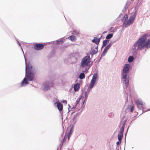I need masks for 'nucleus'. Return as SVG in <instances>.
Wrapping results in <instances>:
<instances>
[{
	"label": "nucleus",
	"instance_id": "obj_1",
	"mask_svg": "<svg viewBox=\"0 0 150 150\" xmlns=\"http://www.w3.org/2000/svg\"><path fill=\"white\" fill-rule=\"evenodd\" d=\"M147 36V34H144L135 42L132 48L133 52L132 54L133 55H136L138 51L142 50L144 47L147 48H150V38L146 41Z\"/></svg>",
	"mask_w": 150,
	"mask_h": 150
},
{
	"label": "nucleus",
	"instance_id": "obj_2",
	"mask_svg": "<svg viewBox=\"0 0 150 150\" xmlns=\"http://www.w3.org/2000/svg\"><path fill=\"white\" fill-rule=\"evenodd\" d=\"M21 50L24 54V52L21 47ZM25 63V77L21 81V86H25L26 84H29L28 81H33L34 78V76L33 73V67L31 64H27L26 61V59L24 54Z\"/></svg>",
	"mask_w": 150,
	"mask_h": 150
},
{
	"label": "nucleus",
	"instance_id": "obj_3",
	"mask_svg": "<svg viewBox=\"0 0 150 150\" xmlns=\"http://www.w3.org/2000/svg\"><path fill=\"white\" fill-rule=\"evenodd\" d=\"M130 67V66L129 64H125L121 72V81L123 84L125 93L127 95L128 93L126 91V90L127 89L129 85V80L127 77V75L129 71Z\"/></svg>",
	"mask_w": 150,
	"mask_h": 150
},
{
	"label": "nucleus",
	"instance_id": "obj_4",
	"mask_svg": "<svg viewBox=\"0 0 150 150\" xmlns=\"http://www.w3.org/2000/svg\"><path fill=\"white\" fill-rule=\"evenodd\" d=\"M135 11L134 13H132L130 17H129L128 20L127 21L125 24V27L130 25L132 24L134 21L137 15L136 8H135Z\"/></svg>",
	"mask_w": 150,
	"mask_h": 150
},
{
	"label": "nucleus",
	"instance_id": "obj_5",
	"mask_svg": "<svg viewBox=\"0 0 150 150\" xmlns=\"http://www.w3.org/2000/svg\"><path fill=\"white\" fill-rule=\"evenodd\" d=\"M90 56H85L82 59L81 66L84 67L85 66H88L90 62Z\"/></svg>",
	"mask_w": 150,
	"mask_h": 150
},
{
	"label": "nucleus",
	"instance_id": "obj_6",
	"mask_svg": "<svg viewBox=\"0 0 150 150\" xmlns=\"http://www.w3.org/2000/svg\"><path fill=\"white\" fill-rule=\"evenodd\" d=\"M53 84V81H46L43 84V88L45 91L47 90L52 87Z\"/></svg>",
	"mask_w": 150,
	"mask_h": 150
},
{
	"label": "nucleus",
	"instance_id": "obj_7",
	"mask_svg": "<svg viewBox=\"0 0 150 150\" xmlns=\"http://www.w3.org/2000/svg\"><path fill=\"white\" fill-rule=\"evenodd\" d=\"M111 43H109L104 48V50L102 52V54L101 55V57H103L105 56L107 53L108 50L109 49L111 46Z\"/></svg>",
	"mask_w": 150,
	"mask_h": 150
},
{
	"label": "nucleus",
	"instance_id": "obj_8",
	"mask_svg": "<svg viewBox=\"0 0 150 150\" xmlns=\"http://www.w3.org/2000/svg\"><path fill=\"white\" fill-rule=\"evenodd\" d=\"M55 104H56V106L58 109L61 113V112L63 108V106L62 104L59 102V100L56 102Z\"/></svg>",
	"mask_w": 150,
	"mask_h": 150
},
{
	"label": "nucleus",
	"instance_id": "obj_9",
	"mask_svg": "<svg viewBox=\"0 0 150 150\" xmlns=\"http://www.w3.org/2000/svg\"><path fill=\"white\" fill-rule=\"evenodd\" d=\"M44 46L42 44H37L34 45V48L37 50H40L44 47Z\"/></svg>",
	"mask_w": 150,
	"mask_h": 150
},
{
	"label": "nucleus",
	"instance_id": "obj_10",
	"mask_svg": "<svg viewBox=\"0 0 150 150\" xmlns=\"http://www.w3.org/2000/svg\"><path fill=\"white\" fill-rule=\"evenodd\" d=\"M101 38H98L96 37H94V39L92 40V42L93 43H95L97 45H98L100 41Z\"/></svg>",
	"mask_w": 150,
	"mask_h": 150
},
{
	"label": "nucleus",
	"instance_id": "obj_11",
	"mask_svg": "<svg viewBox=\"0 0 150 150\" xmlns=\"http://www.w3.org/2000/svg\"><path fill=\"white\" fill-rule=\"evenodd\" d=\"M67 38H65V37H64L63 38H60L59 39L57 40L55 42L56 43L57 45L62 44V43L64 42L63 40H65Z\"/></svg>",
	"mask_w": 150,
	"mask_h": 150
},
{
	"label": "nucleus",
	"instance_id": "obj_12",
	"mask_svg": "<svg viewBox=\"0 0 150 150\" xmlns=\"http://www.w3.org/2000/svg\"><path fill=\"white\" fill-rule=\"evenodd\" d=\"M98 77V74L94 73L93 75L91 81L96 82Z\"/></svg>",
	"mask_w": 150,
	"mask_h": 150
},
{
	"label": "nucleus",
	"instance_id": "obj_13",
	"mask_svg": "<svg viewBox=\"0 0 150 150\" xmlns=\"http://www.w3.org/2000/svg\"><path fill=\"white\" fill-rule=\"evenodd\" d=\"M124 132L120 131V133L118 134V139L119 141H121L123 137Z\"/></svg>",
	"mask_w": 150,
	"mask_h": 150
},
{
	"label": "nucleus",
	"instance_id": "obj_14",
	"mask_svg": "<svg viewBox=\"0 0 150 150\" xmlns=\"http://www.w3.org/2000/svg\"><path fill=\"white\" fill-rule=\"evenodd\" d=\"M80 87L79 83H76L74 84V88L75 91H78Z\"/></svg>",
	"mask_w": 150,
	"mask_h": 150
},
{
	"label": "nucleus",
	"instance_id": "obj_15",
	"mask_svg": "<svg viewBox=\"0 0 150 150\" xmlns=\"http://www.w3.org/2000/svg\"><path fill=\"white\" fill-rule=\"evenodd\" d=\"M129 5V2L128 1L127 2L124 8L122 10V12L123 13H124L126 11V10L128 8V6Z\"/></svg>",
	"mask_w": 150,
	"mask_h": 150
},
{
	"label": "nucleus",
	"instance_id": "obj_16",
	"mask_svg": "<svg viewBox=\"0 0 150 150\" xmlns=\"http://www.w3.org/2000/svg\"><path fill=\"white\" fill-rule=\"evenodd\" d=\"M96 83V82L91 81L89 85V88L90 89H92L93 87H94Z\"/></svg>",
	"mask_w": 150,
	"mask_h": 150
},
{
	"label": "nucleus",
	"instance_id": "obj_17",
	"mask_svg": "<svg viewBox=\"0 0 150 150\" xmlns=\"http://www.w3.org/2000/svg\"><path fill=\"white\" fill-rule=\"evenodd\" d=\"M68 38L72 41H74L76 39V36L74 35H71Z\"/></svg>",
	"mask_w": 150,
	"mask_h": 150
},
{
	"label": "nucleus",
	"instance_id": "obj_18",
	"mask_svg": "<svg viewBox=\"0 0 150 150\" xmlns=\"http://www.w3.org/2000/svg\"><path fill=\"white\" fill-rule=\"evenodd\" d=\"M98 52V50H96L95 49H91V51L90 53V54L92 56H93V55L96 54Z\"/></svg>",
	"mask_w": 150,
	"mask_h": 150
},
{
	"label": "nucleus",
	"instance_id": "obj_19",
	"mask_svg": "<svg viewBox=\"0 0 150 150\" xmlns=\"http://www.w3.org/2000/svg\"><path fill=\"white\" fill-rule=\"evenodd\" d=\"M72 34L73 35H76L79 37L80 36V35L79 32L76 30H74L72 32Z\"/></svg>",
	"mask_w": 150,
	"mask_h": 150
},
{
	"label": "nucleus",
	"instance_id": "obj_20",
	"mask_svg": "<svg viewBox=\"0 0 150 150\" xmlns=\"http://www.w3.org/2000/svg\"><path fill=\"white\" fill-rule=\"evenodd\" d=\"M77 121V115H74L72 117V121L74 123H76Z\"/></svg>",
	"mask_w": 150,
	"mask_h": 150
},
{
	"label": "nucleus",
	"instance_id": "obj_21",
	"mask_svg": "<svg viewBox=\"0 0 150 150\" xmlns=\"http://www.w3.org/2000/svg\"><path fill=\"white\" fill-rule=\"evenodd\" d=\"M136 103L137 105H144V104L142 102V101L139 99H138L137 100L136 102Z\"/></svg>",
	"mask_w": 150,
	"mask_h": 150
},
{
	"label": "nucleus",
	"instance_id": "obj_22",
	"mask_svg": "<svg viewBox=\"0 0 150 150\" xmlns=\"http://www.w3.org/2000/svg\"><path fill=\"white\" fill-rule=\"evenodd\" d=\"M134 59L133 56H130L128 58V61L129 63L132 62L133 61Z\"/></svg>",
	"mask_w": 150,
	"mask_h": 150
},
{
	"label": "nucleus",
	"instance_id": "obj_23",
	"mask_svg": "<svg viewBox=\"0 0 150 150\" xmlns=\"http://www.w3.org/2000/svg\"><path fill=\"white\" fill-rule=\"evenodd\" d=\"M113 36V34L112 33H109L106 36V39L107 40H109Z\"/></svg>",
	"mask_w": 150,
	"mask_h": 150
},
{
	"label": "nucleus",
	"instance_id": "obj_24",
	"mask_svg": "<svg viewBox=\"0 0 150 150\" xmlns=\"http://www.w3.org/2000/svg\"><path fill=\"white\" fill-rule=\"evenodd\" d=\"M128 18V16L127 14L125 15L123 17L122 21L125 23L127 20Z\"/></svg>",
	"mask_w": 150,
	"mask_h": 150
},
{
	"label": "nucleus",
	"instance_id": "obj_25",
	"mask_svg": "<svg viewBox=\"0 0 150 150\" xmlns=\"http://www.w3.org/2000/svg\"><path fill=\"white\" fill-rule=\"evenodd\" d=\"M79 78L81 79H82L85 78V74L83 72L79 74Z\"/></svg>",
	"mask_w": 150,
	"mask_h": 150
},
{
	"label": "nucleus",
	"instance_id": "obj_26",
	"mask_svg": "<svg viewBox=\"0 0 150 150\" xmlns=\"http://www.w3.org/2000/svg\"><path fill=\"white\" fill-rule=\"evenodd\" d=\"M109 40H105L103 41V46H106L109 43Z\"/></svg>",
	"mask_w": 150,
	"mask_h": 150
},
{
	"label": "nucleus",
	"instance_id": "obj_27",
	"mask_svg": "<svg viewBox=\"0 0 150 150\" xmlns=\"http://www.w3.org/2000/svg\"><path fill=\"white\" fill-rule=\"evenodd\" d=\"M128 108L130 109V111L131 112H132L134 109V107L132 106H128Z\"/></svg>",
	"mask_w": 150,
	"mask_h": 150
},
{
	"label": "nucleus",
	"instance_id": "obj_28",
	"mask_svg": "<svg viewBox=\"0 0 150 150\" xmlns=\"http://www.w3.org/2000/svg\"><path fill=\"white\" fill-rule=\"evenodd\" d=\"M81 99V97L79 98V99H77L76 101V103L75 104V106H76L77 104L79 103V101Z\"/></svg>",
	"mask_w": 150,
	"mask_h": 150
},
{
	"label": "nucleus",
	"instance_id": "obj_29",
	"mask_svg": "<svg viewBox=\"0 0 150 150\" xmlns=\"http://www.w3.org/2000/svg\"><path fill=\"white\" fill-rule=\"evenodd\" d=\"M125 126V125H122L121 128L120 129V131L124 132Z\"/></svg>",
	"mask_w": 150,
	"mask_h": 150
},
{
	"label": "nucleus",
	"instance_id": "obj_30",
	"mask_svg": "<svg viewBox=\"0 0 150 150\" xmlns=\"http://www.w3.org/2000/svg\"><path fill=\"white\" fill-rule=\"evenodd\" d=\"M142 111L143 113L144 112L146 111H148L150 110V109H148L147 110H145V109H144L143 107H142Z\"/></svg>",
	"mask_w": 150,
	"mask_h": 150
},
{
	"label": "nucleus",
	"instance_id": "obj_31",
	"mask_svg": "<svg viewBox=\"0 0 150 150\" xmlns=\"http://www.w3.org/2000/svg\"><path fill=\"white\" fill-rule=\"evenodd\" d=\"M88 94H89V93H88L85 91L84 94H85V100H86L87 99Z\"/></svg>",
	"mask_w": 150,
	"mask_h": 150
},
{
	"label": "nucleus",
	"instance_id": "obj_32",
	"mask_svg": "<svg viewBox=\"0 0 150 150\" xmlns=\"http://www.w3.org/2000/svg\"><path fill=\"white\" fill-rule=\"evenodd\" d=\"M117 39H116L115 40H114L113 41H111L109 43H111V45H112L113 44H114V43L116 41H117Z\"/></svg>",
	"mask_w": 150,
	"mask_h": 150
},
{
	"label": "nucleus",
	"instance_id": "obj_33",
	"mask_svg": "<svg viewBox=\"0 0 150 150\" xmlns=\"http://www.w3.org/2000/svg\"><path fill=\"white\" fill-rule=\"evenodd\" d=\"M73 128L72 127L71 128L70 131L68 134H69V135H71V134H72V132H73Z\"/></svg>",
	"mask_w": 150,
	"mask_h": 150
},
{
	"label": "nucleus",
	"instance_id": "obj_34",
	"mask_svg": "<svg viewBox=\"0 0 150 150\" xmlns=\"http://www.w3.org/2000/svg\"><path fill=\"white\" fill-rule=\"evenodd\" d=\"M91 89H90L89 88V87L88 86V88L87 89L86 91H85V92L88 93H89V92L91 90Z\"/></svg>",
	"mask_w": 150,
	"mask_h": 150
},
{
	"label": "nucleus",
	"instance_id": "obj_35",
	"mask_svg": "<svg viewBox=\"0 0 150 150\" xmlns=\"http://www.w3.org/2000/svg\"><path fill=\"white\" fill-rule=\"evenodd\" d=\"M121 141H119L116 142V144L117 146H119V145L121 143Z\"/></svg>",
	"mask_w": 150,
	"mask_h": 150
},
{
	"label": "nucleus",
	"instance_id": "obj_36",
	"mask_svg": "<svg viewBox=\"0 0 150 150\" xmlns=\"http://www.w3.org/2000/svg\"><path fill=\"white\" fill-rule=\"evenodd\" d=\"M71 59H74V62H75L77 61V58L76 57H72Z\"/></svg>",
	"mask_w": 150,
	"mask_h": 150
},
{
	"label": "nucleus",
	"instance_id": "obj_37",
	"mask_svg": "<svg viewBox=\"0 0 150 150\" xmlns=\"http://www.w3.org/2000/svg\"><path fill=\"white\" fill-rule=\"evenodd\" d=\"M137 105V106L138 108V109L139 110H141V108H142V107H143L142 106V105H141V106H140L141 105Z\"/></svg>",
	"mask_w": 150,
	"mask_h": 150
},
{
	"label": "nucleus",
	"instance_id": "obj_38",
	"mask_svg": "<svg viewBox=\"0 0 150 150\" xmlns=\"http://www.w3.org/2000/svg\"><path fill=\"white\" fill-rule=\"evenodd\" d=\"M62 102L64 103H65L66 104H67V102L66 100H63L62 101Z\"/></svg>",
	"mask_w": 150,
	"mask_h": 150
},
{
	"label": "nucleus",
	"instance_id": "obj_39",
	"mask_svg": "<svg viewBox=\"0 0 150 150\" xmlns=\"http://www.w3.org/2000/svg\"><path fill=\"white\" fill-rule=\"evenodd\" d=\"M85 70L83 71H87L89 69V68H88L87 67H85Z\"/></svg>",
	"mask_w": 150,
	"mask_h": 150
},
{
	"label": "nucleus",
	"instance_id": "obj_40",
	"mask_svg": "<svg viewBox=\"0 0 150 150\" xmlns=\"http://www.w3.org/2000/svg\"><path fill=\"white\" fill-rule=\"evenodd\" d=\"M120 146H117L115 150H119Z\"/></svg>",
	"mask_w": 150,
	"mask_h": 150
},
{
	"label": "nucleus",
	"instance_id": "obj_41",
	"mask_svg": "<svg viewBox=\"0 0 150 150\" xmlns=\"http://www.w3.org/2000/svg\"><path fill=\"white\" fill-rule=\"evenodd\" d=\"M66 138L65 136L63 139V142H64L65 141Z\"/></svg>",
	"mask_w": 150,
	"mask_h": 150
},
{
	"label": "nucleus",
	"instance_id": "obj_42",
	"mask_svg": "<svg viewBox=\"0 0 150 150\" xmlns=\"http://www.w3.org/2000/svg\"><path fill=\"white\" fill-rule=\"evenodd\" d=\"M121 16H123V14L122 13H121L119 15V16H118V18H120L121 17Z\"/></svg>",
	"mask_w": 150,
	"mask_h": 150
},
{
	"label": "nucleus",
	"instance_id": "obj_43",
	"mask_svg": "<svg viewBox=\"0 0 150 150\" xmlns=\"http://www.w3.org/2000/svg\"><path fill=\"white\" fill-rule=\"evenodd\" d=\"M71 135H69V134H68V140L69 139Z\"/></svg>",
	"mask_w": 150,
	"mask_h": 150
},
{
	"label": "nucleus",
	"instance_id": "obj_44",
	"mask_svg": "<svg viewBox=\"0 0 150 150\" xmlns=\"http://www.w3.org/2000/svg\"><path fill=\"white\" fill-rule=\"evenodd\" d=\"M98 45H97V46L95 47V48L96 49V50H98Z\"/></svg>",
	"mask_w": 150,
	"mask_h": 150
},
{
	"label": "nucleus",
	"instance_id": "obj_45",
	"mask_svg": "<svg viewBox=\"0 0 150 150\" xmlns=\"http://www.w3.org/2000/svg\"><path fill=\"white\" fill-rule=\"evenodd\" d=\"M85 100H85H84L83 101V102H82V105H83L84 104V103H85V100Z\"/></svg>",
	"mask_w": 150,
	"mask_h": 150
},
{
	"label": "nucleus",
	"instance_id": "obj_46",
	"mask_svg": "<svg viewBox=\"0 0 150 150\" xmlns=\"http://www.w3.org/2000/svg\"><path fill=\"white\" fill-rule=\"evenodd\" d=\"M105 46H103V45H102V46L101 47V51L102 50V49L103 48V47H105Z\"/></svg>",
	"mask_w": 150,
	"mask_h": 150
},
{
	"label": "nucleus",
	"instance_id": "obj_47",
	"mask_svg": "<svg viewBox=\"0 0 150 150\" xmlns=\"http://www.w3.org/2000/svg\"><path fill=\"white\" fill-rule=\"evenodd\" d=\"M107 31H104V32H103V34H105V33H107Z\"/></svg>",
	"mask_w": 150,
	"mask_h": 150
},
{
	"label": "nucleus",
	"instance_id": "obj_48",
	"mask_svg": "<svg viewBox=\"0 0 150 150\" xmlns=\"http://www.w3.org/2000/svg\"><path fill=\"white\" fill-rule=\"evenodd\" d=\"M126 120H125L124 122H123V124L122 125H125V124L126 123Z\"/></svg>",
	"mask_w": 150,
	"mask_h": 150
},
{
	"label": "nucleus",
	"instance_id": "obj_49",
	"mask_svg": "<svg viewBox=\"0 0 150 150\" xmlns=\"http://www.w3.org/2000/svg\"><path fill=\"white\" fill-rule=\"evenodd\" d=\"M16 40H17V42L18 43V45H19L20 46H21V45H20V43L19 42H18V40H17L16 39Z\"/></svg>",
	"mask_w": 150,
	"mask_h": 150
},
{
	"label": "nucleus",
	"instance_id": "obj_50",
	"mask_svg": "<svg viewBox=\"0 0 150 150\" xmlns=\"http://www.w3.org/2000/svg\"><path fill=\"white\" fill-rule=\"evenodd\" d=\"M76 106H75V105L74 106H73L72 107V108H76Z\"/></svg>",
	"mask_w": 150,
	"mask_h": 150
},
{
	"label": "nucleus",
	"instance_id": "obj_51",
	"mask_svg": "<svg viewBox=\"0 0 150 150\" xmlns=\"http://www.w3.org/2000/svg\"><path fill=\"white\" fill-rule=\"evenodd\" d=\"M128 128H127V131H128ZM127 132H126V134H125V135H126V134H127Z\"/></svg>",
	"mask_w": 150,
	"mask_h": 150
},
{
	"label": "nucleus",
	"instance_id": "obj_52",
	"mask_svg": "<svg viewBox=\"0 0 150 150\" xmlns=\"http://www.w3.org/2000/svg\"><path fill=\"white\" fill-rule=\"evenodd\" d=\"M112 27H111V28H111V29H112Z\"/></svg>",
	"mask_w": 150,
	"mask_h": 150
},
{
	"label": "nucleus",
	"instance_id": "obj_53",
	"mask_svg": "<svg viewBox=\"0 0 150 150\" xmlns=\"http://www.w3.org/2000/svg\"><path fill=\"white\" fill-rule=\"evenodd\" d=\"M68 105L69 106V107H70V106H69V104Z\"/></svg>",
	"mask_w": 150,
	"mask_h": 150
}]
</instances>
